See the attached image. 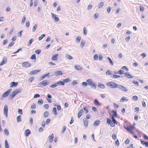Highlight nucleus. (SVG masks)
Masks as SVG:
<instances>
[{"instance_id": "49530a36", "label": "nucleus", "mask_w": 148, "mask_h": 148, "mask_svg": "<svg viewBox=\"0 0 148 148\" xmlns=\"http://www.w3.org/2000/svg\"><path fill=\"white\" fill-rule=\"evenodd\" d=\"M87 30L86 29V28L84 27L83 28V34L86 36L87 33Z\"/></svg>"}, {"instance_id": "f704fd0d", "label": "nucleus", "mask_w": 148, "mask_h": 148, "mask_svg": "<svg viewBox=\"0 0 148 148\" xmlns=\"http://www.w3.org/2000/svg\"><path fill=\"white\" fill-rule=\"evenodd\" d=\"M49 115V112L48 111H45L44 113V116L45 117H47Z\"/></svg>"}, {"instance_id": "de8ad7c7", "label": "nucleus", "mask_w": 148, "mask_h": 148, "mask_svg": "<svg viewBox=\"0 0 148 148\" xmlns=\"http://www.w3.org/2000/svg\"><path fill=\"white\" fill-rule=\"evenodd\" d=\"M43 103V102L42 100L41 99H39L38 100V102H37L38 103V104L40 105H42V104Z\"/></svg>"}, {"instance_id": "e2e57ef3", "label": "nucleus", "mask_w": 148, "mask_h": 148, "mask_svg": "<svg viewBox=\"0 0 148 148\" xmlns=\"http://www.w3.org/2000/svg\"><path fill=\"white\" fill-rule=\"evenodd\" d=\"M119 74L120 75H122L123 74H124V73L123 71L122 70H120L119 71Z\"/></svg>"}, {"instance_id": "6ab92c4d", "label": "nucleus", "mask_w": 148, "mask_h": 148, "mask_svg": "<svg viewBox=\"0 0 148 148\" xmlns=\"http://www.w3.org/2000/svg\"><path fill=\"white\" fill-rule=\"evenodd\" d=\"M49 74V73H46V74H44L42 75L40 78V80H42L45 77L48 76Z\"/></svg>"}, {"instance_id": "052dcab7", "label": "nucleus", "mask_w": 148, "mask_h": 148, "mask_svg": "<svg viewBox=\"0 0 148 148\" xmlns=\"http://www.w3.org/2000/svg\"><path fill=\"white\" fill-rule=\"evenodd\" d=\"M112 139L114 140H115L116 138V135L114 134H113L112 136Z\"/></svg>"}, {"instance_id": "4c0bfd02", "label": "nucleus", "mask_w": 148, "mask_h": 148, "mask_svg": "<svg viewBox=\"0 0 148 148\" xmlns=\"http://www.w3.org/2000/svg\"><path fill=\"white\" fill-rule=\"evenodd\" d=\"M5 148H9V145L7 140H5Z\"/></svg>"}, {"instance_id": "423d86ee", "label": "nucleus", "mask_w": 148, "mask_h": 148, "mask_svg": "<svg viewBox=\"0 0 148 148\" xmlns=\"http://www.w3.org/2000/svg\"><path fill=\"white\" fill-rule=\"evenodd\" d=\"M52 17L53 18H54L55 21L56 22H58V21L59 19L58 17H56V15L54 13H51Z\"/></svg>"}, {"instance_id": "13d9d810", "label": "nucleus", "mask_w": 148, "mask_h": 148, "mask_svg": "<svg viewBox=\"0 0 148 148\" xmlns=\"http://www.w3.org/2000/svg\"><path fill=\"white\" fill-rule=\"evenodd\" d=\"M51 120L50 119H47L46 121V123L47 125H48L50 123Z\"/></svg>"}, {"instance_id": "393cba45", "label": "nucleus", "mask_w": 148, "mask_h": 148, "mask_svg": "<svg viewBox=\"0 0 148 148\" xmlns=\"http://www.w3.org/2000/svg\"><path fill=\"white\" fill-rule=\"evenodd\" d=\"M21 89H16L13 91V92L15 93V94L16 95L18 93L21 92Z\"/></svg>"}, {"instance_id": "20e7f679", "label": "nucleus", "mask_w": 148, "mask_h": 148, "mask_svg": "<svg viewBox=\"0 0 148 148\" xmlns=\"http://www.w3.org/2000/svg\"><path fill=\"white\" fill-rule=\"evenodd\" d=\"M11 89H8L2 95V97H7L9 95L10 93L11 92Z\"/></svg>"}, {"instance_id": "aec40b11", "label": "nucleus", "mask_w": 148, "mask_h": 148, "mask_svg": "<svg viewBox=\"0 0 148 148\" xmlns=\"http://www.w3.org/2000/svg\"><path fill=\"white\" fill-rule=\"evenodd\" d=\"M57 85L58 86V85H59V86H60V85H62V86H63L65 84V83H64V82H62V81H58V82H57Z\"/></svg>"}, {"instance_id": "39448f33", "label": "nucleus", "mask_w": 148, "mask_h": 148, "mask_svg": "<svg viewBox=\"0 0 148 148\" xmlns=\"http://www.w3.org/2000/svg\"><path fill=\"white\" fill-rule=\"evenodd\" d=\"M124 75L125 76L128 78H132L134 77L133 76H132L130 74L129 72H127L124 73Z\"/></svg>"}, {"instance_id": "dca6fc26", "label": "nucleus", "mask_w": 148, "mask_h": 148, "mask_svg": "<svg viewBox=\"0 0 148 148\" xmlns=\"http://www.w3.org/2000/svg\"><path fill=\"white\" fill-rule=\"evenodd\" d=\"M31 133L30 131L29 130L27 129L25 130V134L27 136H28Z\"/></svg>"}, {"instance_id": "774afa93", "label": "nucleus", "mask_w": 148, "mask_h": 148, "mask_svg": "<svg viewBox=\"0 0 148 148\" xmlns=\"http://www.w3.org/2000/svg\"><path fill=\"white\" fill-rule=\"evenodd\" d=\"M139 111V108L138 107H136L135 109V112L137 113Z\"/></svg>"}, {"instance_id": "ea45409f", "label": "nucleus", "mask_w": 148, "mask_h": 148, "mask_svg": "<svg viewBox=\"0 0 148 148\" xmlns=\"http://www.w3.org/2000/svg\"><path fill=\"white\" fill-rule=\"evenodd\" d=\"M111 77L112 78H116L120 77V76L119 75H116V74L113 75V76H112Z\"/></svg>"}, {"instance_id": "69168bd1", "label": "nucleus", "mask_w": 148, "mask_h": 148, "mask_svg": "<svg viewBox=\"0 0 148 148\" xmlns=\"http://www.w3.org/2000/svg\"><path fill=\"white\" fill-rule=\"evenodd\" d=\"M83 110H84V112L86 113H87L88 112V110H87L86 107H84L83 108Z\"/></svg>"}, {"instance_id": "7c9ffc66", "label": "nucleus", "mask_w": 148, "mask_h": 148, "mask_svg": "<svg viewBox=\"0 0 148 148\" xmlns=\"http://www.w3.org/2000/svg\"><path fill=\"white\" fill-rule=\"evenodd\" d=\"M58 86L57 83L56 82L55 83L52 84L50 86V88H54Z\"/></svg>"}, {"instance_id": "9b49d317", "label": "nucleus", "mask_w": 148, "mask_h": 148, "mask_svg": "<svg viewBox=\"0 0 148 148\" xmlns=\"http://www.w3.org/2000/svg\"><path fill=\"white\" fill-rule=\"evenodd\" d=\"M54 138L53 135L52 134L50 136H49L48 137L49 142H51L53 140Z\"/></svg>"}, {"instance_id": "412c9836", "label": "nucleus", "mask_w": 148, "mask_h": 148, "mask_svg": "<svg viewBox=\"0 0 148 148\" xmlns=\"http://www.w3.org/2000/svg\"><path fill=\"white\" fill-rule=\"evenodd\" d=\"M120 101V102H121L122 101L123 102H124L125 101H128V99H127L126 97H123L121 99Z\"/></svg>"}, {"instance_id": "f257e3e1", "label": "nucleus", "mask_w": 148, "mask_h": 148, "mask_svg": "<svg viewBox=\"0 0 148 148\" xmlns=\"http://www.w3.org/2000/svg\"><path fill=\"white\" fill-rule=\"evenodd\" d=\"M106 84L108 86L112 88H118L119 85V84H118L115 82L112 81H110L107 83Z\"/></svg>"}, {"instance_id": "a19ab883", "label": "nucleus", "mask_w": 148, "mask_h": 148, "mask_svg": "<svg viewBox=\"0 0 148 148\" xmlns=\"http://www.w3.org/2000/svg\"><path fill=\"white\" fill-rule=\"evenodd\" d=\"M53 112H54V114L55 115H56L57 114V113L56 112V109L55 107L53 108Z\"/></svg>"}, {"instance_id": "2eb2a0df", "label": "nucleus", "mask_w": 148, "mask_h": 148, "mask_svg": "<svg viewBox=\"0 0 148 148\" xmlns=\"http://www.w3.org/2000/svg\"><path fill=\"white\" fill-rule=\"evenodd\" d=\"M98 87L102 89H104L105 88V86L104 84L99 83L98 84Z\"/></svg>"}, {"instance_id": "6e6552de", "label": "nucleus", "mask_w": 148, "mask_h": 148, "mask_svg": "<svg viewBox=\"0 0 148 148\" xmlns=\"http://www.w3.org/2000/svg\"><path fill=\"white\" fill-rule=\"evenodd\" d=\"M7 62V58L5 57H3L2 59V62L0 64V65L2 66L4 64H5Z\"/></svg>"}, {"instance_id": "a878e982", "label": "nucleus", "mask_w": 148, "mask_h": 148, "mask_svg": "<svg viewBox=\"0 0 148 148\" xmlns=\"http://www.w3.org/2000/svg\"><path fill=\"white\" fill-rule=\"evenodd\" d=\"M94 103L95 105H96L97 106H99L100 105V103L98 101V100L96 99H95L94 101Z\"/></svg>"}, {"instance_id": "3c124183", "label": "nucleus", "mask_w": 148, "mask_h": 148, "mask_svg": "<svg viewBox=\"0 0 148 148\" xmlns=\"http://www.w3.org/2000/svg\"><path fill=\"white\" fill-rule=\"evenodd\" d=\"M41 52V50L40 49H37L35 51V53L38 54H39Z\"/></svg>"}, {"instance_id": "c9c22d12", "label": "nucleus", "mask_w": 148, "mask_h": 148, "mask_svg": "<svg viewBox=\"0 0 148 148\" xmlns=\"http://www.w3.org/2000/svg\"><path fill=\"white\" fill-rule=\"evenodd\" d=\"M91 85V87L92 88L94 89H95L96 88V85L95 83H93Z\"/></svg>"}, {"instance_id": "8fccbe9b", "label": "nucleus", "mask_w": 148, "mask_h": 148, "mask_svg": "<svg viewBox=\"0 0 148 148\" xmlns=\"http://www.w3.org/2000/svg\"><path fill=\"white\" fill-rule=\"evenodd\" d=\"M106 74L108 75H111L112 74V72L111 71L109 70H108L106 72Z\"/></svg>"}, {"instance_id": "ddd939ff", "label": "nucleus", "mask_w": 148, "mask_h": 148, "mask_svg": "<svg viewBox=\"0 0 148 148\" xmlns=\"http://www.w3.org/2000/svg\"><path fill=\"white\" fill-rule=\"evenodd\" d=\"M83 112V110L82 109H81L80 110L79 112L78 113V117L79 118L82 115Z\"/></svg>"}, {"instance_id": "338daca9", "label": "nucleus", "mask_w": 148, "mask_h": 148, "mask_svg": "<svg viewBox=\"0 0 148 148\" xmlns=\"http://www.w3.org/2000/svg\"><path fill=\"white\" fill-rule=\"evenodd\" d=\"M14 44V42H12L9 44L8 45V47H12L13 45Z\"/></svg>"}, {"instance_id": "f03ea898", "label": "nucleus", "mask_w": 148, "mask_h": 148, "mask_svg": "<svg viewBox=\"0 0 148 148\" xmlns=\"http://www.w3.org/2000/svg\"><path fill=\"white\" fill-rule=\"evenodd\" d=\"M118 88L124 92H127L128 90V88H127L119 84Z\"/></svg>"}, {"instance_id": "4d7b16f0", "label": "nucleus", "mask_w": 148, "mask_h": 148, "mask_svg": "<svg viewBox=\"0 0 148 148\" xmlns=\"http://www.w3.org/2000/svg\"><path fill=\"white\" fill-rule=\"evenodd\" d=\"M80 39L81 38L79 36H77L76 38V40L78 43L79 42Z\"/></svg>"}, {"instance_id": "cd10ccee", "label": "nucleus", "mask_w": 148, "mask_h": 148, "mask_svg": "<svg viewBox=\"0 0 148 148\" xmlns=\"http://www.w3.org/2000/svg\"><path fill=\"white\" fill-rule=\"evenodd\" d=\"M66 58L69 60H71L73 59L72 57L70 55L67 54L65 55Z\"/></svg>"}, {"instance_id": "9d476101", "label": "nucleus", "mask_w": 148, "mask_h": 148, "mask_svg": "<svg viewBox=\"0 0 148 148\" xmlns=\"http://www.w3.org/2000/svg\"><path fill=\"white\" fill-rule=\"evenodd\" d=\"M49 82L48 83H47V82L46 80H44L43 81H42L40 82L39 84L41 85H42L43 86H46L47 84H48Z\"/></svg>"}, {"instance_id": "603ef678", "label": "nucleus", "mask_w": 148, "mask_h": 148, "mask_svg": "<svg viewBox=\"0 0 148 148\" xmlns=\"http://www.w3.org/2000/svg\"><path fill=\"white\" fill-rule=\"evenodd\" d=\"M25 20H26L25 17V16H23V19L22 20V22H21L22 23H24L25 21Z\"/></svg>"}, {"instance_id": "4be33fe9", "label": "nucleus", "mask_w": 148, "mask_h": 148, "mask_svg": "<svg viewBox=\"0 0 148 148\" xmlns=\"http://www.w3.org/2000/svg\"><path fill=\"white\" fill-rule=\"evenodd\" d=\"M100 121L99 120L95 121L93 123V125L95 126H97L99 124Z\"/></svg>"}, {"instance_id": "2f4dec72", "label": "nucleus", "mask_w": 148, "mask_h": 148, "mask_svg": "<svg viewBox=\"0 0 148 148\" xmlns=\"http://www.w3.org/2000/svg\"><path fill=\"white\" fill-rule=\"evenodd\" d=\"M21 115L18 116L16 118V121L18 122L21 121Z\"/></svg>"}, {"instance_id": "79ce46f5", "label": "nucleus", "mask_w": 148, "mask_h": 148, "mask_svg": "<svg viewBox=\"0 0 148 148\" xmlns=\"http://www.w3.org/2000/svg\"><path fill=\"white\" fill-rule=\"evenodd\" d=\"M30 58L32 60L34 59V60H36V55L35 54H33L32 56Z\"/></svg>"}, {"instance_id": "c756f323", "label": "nucleus", "mask_w": 148, "mask_h": 148, "mask_svg": "<svg viewBox=\"0 0 148 148\" xmlns=\"http://www.w3.org/2000/svg\"><path fill=\"white\" fill-rule=\"evenodd\" d=\"M107 59L108 60L109 62L110 63V64L111 66H113L114 65V63L112 61L111 59L109 57H108L107 58Z\"/></svg>"}, {"instance_id": "a18cd8bd", "label": "nucleus", "mask_w": 148, "mask_h": 148, "mask_svg": "<svg viewBox=\"0 0 148 148\" xmlns=\"http://www.w3.org/2000/svg\"><path fill=\"white\" fill-rule=\"evenodd\" d=\"M103 5L104 3L103 2H101L98 5V8H101L103 6Z\"/></svg>"}, {"instance_id": "7ed1b4c3", "label": "nucleus", "mask_w": 148, "mask_h": 148, "mask_svg": "<svg viewBox=\"0 0 148 148\" xmlns=\"http://www.w3.org/2000/svg\"><path fill=\"white\" fill-rule=\"evenodd\" d=\"M8 106L6 105H5L3 108L4 114L5 116L7 117L8 116Z\"/></svg>"}, {"instance_id": "6e6d98bb", "label": "nucleus", "mask_w": 148, "mask_h": 148, "mask_svg": "<svg viewBox=\"0 0 148 148\" xmlns=\"http://www.w3.org/2000/svg\"><path fill=\"white\" fill-rule=\"evenodd\" d=\"M132 99L134 100H137L138 99V97L137 96L135 95L132 97Z\"/></svg>"}, {"instance_id": "f3484780", "label": "nucleus", "mask_w": 148, "mask_h": 148, "mask_svg": "<svg viewBox=\"0 0 148 148\" xmlns=\"http://www.w3.org/2000/svg\"><path fill=\"white\" fill-rule=\"evenodd\" d=\"M18 83L17 82H12L10 83V87H12L13 86L15 87L17 86Z\"/></svg>"}, {"instance_id": "4468645a", "label": "nucleus", "mask_w": 148, "mask_h": 148, "mask_svg": "<svg viewBox=\"0 0 148 148\" xmlns=\"http://www.w3.org/2000/svg\"><path fill=\"white\" fill-rule=\"evenodd\" d=\"M16 95L13 91L12 92L9 96L10 99H12Z\"/></svg>"}, {"instance_id": "bb28decb", "label": "nucleus", "mask_w": 148, "mask_h": 148, "mask_svg": "<svg viewBox=\"0 0 148 148\" xmlns=\"http://www.w3.org/2000/svg\"><path fill=\"white\" fill-rule=\"evenodd\" d=\"M71 80L69 78H66L63 80V82L64 83H68L70 82Z\"/></svg>"}, {"instance_id": "864d4df0", "label": "nucleus", "mask_w": 148, "mask_h": 148, "mask_svg": "<svg viewBox=\"0 0 148 148\" xmlns=\"http://www.w3.org/2000/svg\"><path fill=\"white\" fill-rule=\"evenodd\" d=\"M18 112L19 114L21 115H22L23 114L22 110V109H18Z\"/></svg>"}, {"instance_id": "5701e85b", "label": "nucleus", "mask_w": 148, "mask_h": 148, "mask_svg": "<svg viewBox=\"0 0 148 148\" xmlns=\"http://www.w3.org/2000/svg\"><path fill=\"white\" fill-rule=\"evenodd\" d=\"M75 69L78 70H82V67L79 65H75Z\"/></svg>"}, {"instance_id": "5fc2aeb1", "label": "nucleus", "mask_w": 148, "mask_h": 148, "mask_svg": "<svg viewBox=\"0 0 148 148\" xmlns=\"http://www.w3.org/2000/svg\"><path fill=\"white\" fill-rule=\"evenodd\" d=\"M98 55L97 54H95V55L94 57L93 58L95 60H97L98 59Z\"/></svg>"}, {"instance_id": "72a5a7b5", "label": "nucleus", "mask_w": 148, "mask_h": 148, "mask_svg": "<svg viewBox=\"0 0 148 148\" xmlns=\"http://www.w3.org/2000/svg\"><path fill=\"white\" fill-rule=\"evenodd\" d=\"M58 54H56V55L53 56L52 58V59L53 60H57V57L58 56Z\"/></svg>"}, {"instance_id": "b1692460", "label": "nucleus", "mask_w": 148, "mask_h": 148, "mask_svg": "<svg viewBox=\"0 0 148 148\" xmlns=\"http://www.w3.org/2000/svg\"><path fill=\"white\" fill-rule=\"evenodd\" d=\"M84 123V125L85 127H86L88 124V121L86 119H85V120H83Z\"/></svg>"}, {"instance_id": "c03bdc74", "label": "nucleus", "mask_w": 148, "mask_h": 148, "mask_svg": "<svg viewBox=\"0 0 148 148\" xmlns=\"http://www.w3.org/2000/svg\"><path fill=\"white\" fill-rule=\"evenodd\" d=\"M112 111L114 113L113 115H112V116H114L117 117V114L116 111H114V110H112Z\"/></svg>"}, {"instance_id": "f8f14e48", "label": "nucleus", "mask_w": 148, "mask_h": 148, "mask_svg": "<svg viewBox=\"0 0 148 148\" xmlns=\"http://www.w3.org/2000/svg\"><path fill=\"white\" fill-rule=\"evenodd\" d=\"M40 70H34L31 71L30 72V74L34 75L35 74H36L37 73L40 71Z\"/></svg>"}, {"instance_id": "0e129e2a", "label": "nucleus", "mask_w": 148, "mask_h": 148, "mask_svg": "<svg viewBox=\"0 0 148 148\" xmlns=\"http://www.w3.org/2000/svg\"><path fill=\"white\" fill-rule=\"evenodd\" d=\"M31 108L32 109H34L36 108V106L34 103H33L31 106Z\"/></svg>"}, {"instance_id": "680f3d73", "label": "nucleus", "mask_w": 148, "mask_h": 148, "mask_svg": "<svg viewBox=\"0 0 148 148\" xmlns=\"http://www.w3.org/2000/svg\"><path fill=\"white\" fill-rule=\"evenodd\" d=\"M29 25H30L29 22V21H27V22L26 23V26L27 27H28L29 26Z\"/></svg>"}, {"instance_id": "1a4fd4ad", "label": "nucleus", "mask_w": 148, "mask_h": 148, "mask_svg": "<svg viewBox=\"0 0 148 148\" xmlns=\"http://www.w3.org/2000/svg\"><path fill=\"white\" fill-rule=\"evenodd\" d=\"M54 75L57 76H59L62 74V72L60 71H58L54 72Z\"/></svg>"}, {"instance_id": "09e8293b", "label": "nucleus", "mask_w": 148, "mask_h": 148, "mask_svg": "<svg viewBox=\"0 0 148 148\" xmlns=\"http://www.w3.org/2000/svg\"><path fill=\"white\" fill-rule=\"evenodd\" d=\"M112 121H111L113 123H116V119H114V116H112Z\"/></svg>"}, {"instance_id": "c85d7f7f", "label": "nucleus", "mask_w": 148, "mask_h": 148, "mask_svg": "<svg viewBox=\"0 0 148 148\" xmlns=\"http://www.w3.org/2000/svg\"><path fill=\"white\" fill-rule=\"evenodd\" d=\"M85 44V41L84 40H82L80 42V46L82 47H83Z\"/></svg>"}, {"instance_id": "bf43d9fd", "label": "nucleus", "mask_w": 148, "mask_h": 148, "mask_svg": "<svg viewBox=\"0 0 148 148\" xmlns=\"http://www.w3.org/2000/svg\"><path fill=\"white\" fill-rule=\"evenodd\" d=\"M82 85L85 86H86L87 85V84L85 82H83L82 83Z\"/></svg>"}, {"instance_id": "37998d69", "label": "nucleus", "mask_w": 148, "mask_h": 148, "mask_svg": "<svg viewBox=\"0 0 148 148\" xmlns=\"http://www.w3.org/2000/svg\"><path fill=\"white\" fill-rule=\"evenodd\" d=\"M45 34H42L40 36H39L38 38L39 40L40 41L45 36Z\"/></svg>"}, {"instance_id": "0eeeda50", "label": "nucleus", "mask_w": 148, "mask_h": 148, "mask_svg": "<svg viewBox=\"0 0 148 148\" xmlns=\"http://www.w3.org/2000/svg\"><path fill=\"white\" fill-rule=\"evenodd\" d=\"M22 65L23 66H25L26 67H27L30 66L31 64L28 62H27L23 63Z\"/></svg>"}, {"instance_id": "a211bd4d", "label": "nucleus", "mask_w": 148, "mask_h": 148, "mask_svg": "<svg viewBox=\"0 0 148 148\" xmlns=\"http://www.w3.org/2000/svg\"><path fill=\"white\" fill-rule=\"evenodd\" d=\"M86 82H87V84L89 86L90 85L93 83V81L90 79H87Z\"/></svg>"}, {"instance_id": "58836bf2", "label": "nucleus", "mask_w": 148, "mask_h": 148, "mask_svg": "<svg viewBox=\"0 0 148 148\" xmlns=\"http://www.w3.org/2000/svg\"><path fill=\"white\" fill-rule=\"evenodd\" d=\"M35 78L34 77H32L28 79V82L29 83H31L33 81Z\"/></svg>"}, {"instance_id": "e433bc0d", "label": "nucleus", "mask_w": 148, "mask_h": 148, "mask_svg": "<svg viewBox=\"0 0 148 148\" xmlns=\"http://www.w3.org/2000/svg\"><path fill=\"white\" fill-rule=\"evenodd\" d=\"M38 27V25L37 24H36L34 26L33 28H32V31L34 32L35 31L36 29H37Z\"/></svg>"}, {"instance_id": "473e14b6", "label": "nucleus", "mask_w": 148, "mask_h": 148, "mask_svg": "<svg viewBox=\"0 0 148 148\" xmlns=\"http://www.w3.org/2000/svg\"><path fill=\"white\" fill-rule=\"evenodd\" d=\"M4 132L5 134L8 136L9 134V132L8 129H5L4 130Z\"/></svg>"}]
</instances>
